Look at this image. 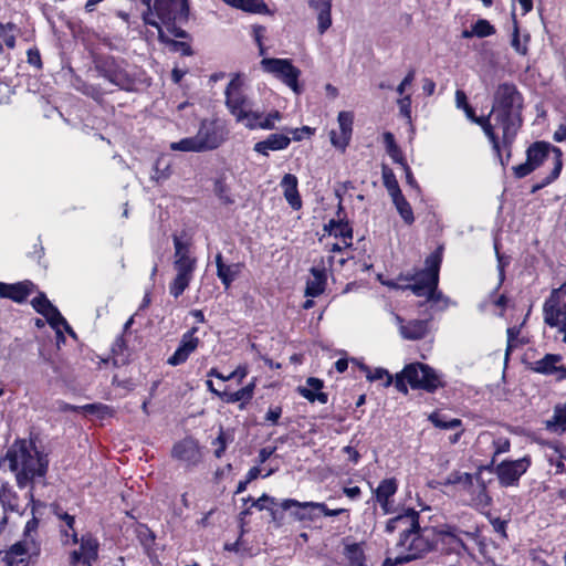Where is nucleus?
<instances>
[{
	"mask_svg": "<svg viewBox=\"0 0 566 566\" xmlns=\"http://www.w3.org/2000/svg\"><path fill=\"white\" fill-rule=\"evenodd\" d=\"M523 106V96L513 83L505 82L497 85L490 117L494 130L499 132L505 163L511 158V146L522 126Z\"/></svg>",
	"mask_w": 566,
	"mask_h": 566,
	"instance_id": "1",
	"label": "nucleus"
},
{
	"mask_svg": "<svg viewBox=\"0 0 566 566\" xmlns=\"http://www.w3.org/2000/svg\"><path fill=\"white\" fill-rule=\"evenodd\" d=\"M226 106L237 123L242 124L247 129L272 130L283 116L277 109L264 113L253 107L245 90L244 78L237 74L232 77L224 91Z\"/></svg>",
	"mask_w": 566,
	"mask_h": 566,
	"instance_id": "2",
	"label": "nucleus"
},
{
	"mask_svg": "<svg viewBox=\"0 0 566 566\" xmlns=\"http://www.w3.org/2000/svg\"><path fill=\"white\" fill-rule=\"evenodd\" d=\"M4 463L15 472L19 488H25L34 478L43 476L48 461L36 448L25 440L15 442L7 452Z\"/></svg>",
	"mask_w": 566,
	"mask_h": 566,
	"instance_id": "3",
	"label": "nucleus"
},
{
	"mask_svg": "<svg viewBox=\"0 0 566 566\" xmlns=\"http://www.w3.org/2000/svg\"><path fill=\"white\" fill-rule=\"evenodd\" d=\"M562 150L546 142H535L526 150V161L513 168L517 178H523L541 167L545 161L552 163V170L544 180L533 187V191L542 189L558 178L562 167Z\"/></svg>",
	"mask_w": 566,
	"mask_h": 566,
	"instance_id": "4",
	"label": "nucleus"
},
{
	"mask_svg": "<svg viewBox=\"0 0 566 566\" xmlns=\"http://www.w3.org/2000/svg\"><path fill=\"white\" fill-rule=\"evenodd\" d=\"M438 536L437 528L420 526L410 534L399 537L394 552L389 556L400 564L422 558L438 548Z\"/></svg>",
	"mask_w": 566,
	"mask_h": 566,
	"instance_id": "5",
	"label": "nucleus"
},
{
	"mask_svg": "<svg viewBox=\"0 0 566 566\" xmlns=\"http://www.w3.org/2000/svg\"><path fill=\"white\" fill-rule=\"evenodd\" d=\"M441 264V255L439 252L430 254L426 260V269L415 273L409 280L413 283L407 287L410 289L415 295L424 296L433 304H440L441 308L448 306V298L437 290L439 281V269Z\"/></svg>",
	"mask_w": 566,
	"mask_h": 566,
	"instance_id": "6",
	"label": "nucleus"
},
{
	"mask_svg": "<svg viewBox=\"0 0 566 566\" xmlns=\"http://www.w3.org/2000/svg\"><path fill=\"white\" fill-rule=\"evenodd\" d=\"M174 249L172 268L176 274L169 284V292L177 298L189 286L197 268V259L192 255L189 243L178 235H174Z\"/></svg>",
	"mask_w": 566,
	"mask_h": 566,
	"instance_id": "7",
	"label": "nucleus"
},
{
	"mask_svg": "<svg viewBox=\"0 0 566 566\" xmlns=\"http://www.w3.org/2000/svg\"><path fill=\"white\" fill-rule=\"evenodd\" d=\"M407 384L412 389H423L433 392L442 381L434 369L421 363L407 365L395 378V387L402 394L408 392Z\"/></svg>",
	"mask_w": 566,
	"mask_h": 566,
	"instance_id": "8",
	"label": "nucleus"
},
{
	"mask_svg": "<svg viewBox=\"0 0 566 566\" xmlns=\"http://www.w3.org/2000/svg\"><path fill=\"white\" fill-rule=\"evenodd\" d=\"M543 318L547 326L556 328L566 345V282L551 291L543 304Z\"/></svg>",
	"mask_w": 566,
	"mask_h": 566,
	"instance_id": "9",
	"label": "nucleus"
},
{
	"mask_svg": "<svg viewBox=\"0 0 566 566\" xmlns=\"http://www.w3.org/2000/svg\"><path fill=\"white\" fill-rule=\"evenodd\" d=\"M154 19L176 38H186V32L174 24L176 19L188 11L187 0H155L153 4Z\"/></svg>",
	"mask_w": 566,
	"mask_h": 566,
	"instance_id": "10",
	"label": "nucleus"
},
{
	"mask_svg": "<svg viewBox=\"0 0 566 566\" xmlns=\"http://www.w3.org/2000/svg\"><path fill=\"white\" fill-rule=\"evenodd\" d=\"M262 70L274 75L287 85L294 93L300 94L298 77L301 71L289 59L265 57L260 62Z\"/></svg>",
	"mask_w": 566,
	"mask_h": 566,
	"instance_id": "11",
	"label": "nucleus"
},
{
	"mask_svg": "<svg viewBox=\"0 0 566 566\" xmlns=\"http://www.w3.org/2000/svg\"><path fill=\"white\" fill-rule=\"evenodd\" d=\"M530 465L531 460L527 457L516 460H504L494 467L493 472L501 486H515Z\"/></svg>",
	"mask_w": 566,
	"mask_h": 566,
	"instance_id": "12",
	"label": "nucleus"
},
{
	"mask_svg": "<svg viewBox=\"0 0 566 566\" xmlns=\"http://www.w3.org/2000/svg\"><path fill=\"white\" fill-rule=\"evenodd\" d=\"M41 552L38 538H22L14 543L4 555L8 566H27V558L38 557Z\"/></svg>",
	"mask_w": 566,
	"mask_h": 566,
	"instance_id": "13",
	"label": "nucleus"
},
{
	"mask_svg": "<svg viewBox=\"0 0 566 566\" xmlns=\"http://www.w3.org/2000/svg\"><path fill=\"white\" fill-rule=\"evenodd\" d=\"M195 138L201 153L216 149L226 140L223 129L211 120L201 122Z\"/></svg>",
	"mask_w": 566,
	"mask_h": 566,
	"instance_id": "14",
	"label": "nucleus"
},
{
	"mask_svg": "<svg viewBox=\"0 0 566 566\" xmlns=\"http://www.w3.org/2000/svg\"><path fill=\"white\" fill-rule=\"evenodd\" d=\"M77 544H80V548L70 554V564L72 566L78 564L91 566L98 556V541L91 534H84L78 538Z\"/></svg>",
	"mask_w": 566,
	"mask_h": 566,
	"instance_id": "15",
	"label": "nucleus"
},
{
	"mask_svg": "<svg viewBox=\"0 0 566 566\" xmlns=\"http://www.w3.org/2000/svg\"><path fill=\"white\" fill-rule=\"evenodd\" d=\"M465 113V116L471 122L480 125L489 138L490 143L492 144L493 151L495 153L496 157L499 158L502 166L505 165L504 156L502 155V146L500 142V135L499 132L494 130L493 123L491 122L490 115L488 117H476L474 109L469 105L468 107L462 109Z\"/></svg>",
	"mask_w": 566,
	"mask_h": 566,
	"instance_id": "16",
	"label": "nucleus"
},
{
	"mask_svg": "<svg viewBox=\"0 0 566 566\" xmlns=\"http://www.w3.org/2000/svg\"><path fill=\"white\" fill-rule=\"evenodd\" d=\"M418 527H420L419 513L413 509L405 510L401 514L390 518L386 524V531L388 533L398 531L400 534L399 537L410 534Z\"/></svg>",
	"mask_w": 566,
	"mask_h": 566,
	"instance_id": "17",
	"label": "nucleus"
},
{
	"mask_svg": "<svg viewBox=\"0 0 566 566\" xmlns=\"http://www.w3.org/2000/svg\"><path fill=\"white\" fill-rule=\"evenodd\" d=\"M172 458L184 462L188 467L198 464L201 460V451L198 442L192 438H185L177 442L171 451Z\"/></svg>",
	"mask_w": 566,
	"mask_h": 566,
	"instance_id": "18",
	"label": "nucleus"
},
{
	"mask_svg": "<svg viewBox=\"0 0 566 566\" xmlns=\"http://www.w3.org/2000/svg\"><path fill=\"white\" fill-rule=\"evenodd\" d=\"M283 510H292V514L300 521H313L319 516V510L324 509V503L318 502H298L293 499L284 500L281 503Z\"/></svg>",
	"mask_w": 566,
	"mask_h": 566,
	"instance_id": "19",
	"label": "nucleus"
},
{
	"mask_svg": "<svg viewBox=\"0 0 566 566\" xmlns=\"http://www.w3.org/2000/svg\"><path fill=\"white\" fill-rule=\"evenodd\" d=\"M197 331V327H192L190 331L182 335L178 348L167 359L168 365L179 366L184 364L189 358V356L197 349L200 342L199 338L195 336Z\"/></svg>",
	"mask_w": 566,
	"mask_h": 566,
	"instance_id": "20",
	"label": "nucleus"
},
{
	"mask_svg": "<svg viewBox=\"0 0 566 566\" xmlns=\"http://www.w3.org/2000/svg\"><path fill=\"white\" fill-rule=\"evenodd\" d=\"M337 122L339 126V133L335 130L331 132V143L334 147L345 150L352 138L354 115L352 112H339Z\"/></svg>",
	"mask_w": 566,
	"mask_h": 566,
	"instance_id": "21",
	"label": "nucleus"
},
{
	"mask_svg": "<svg viewBox=\"0 0 566 566\" xmlns=\"http://www.w3.org/2000/svg\"><path fill=\"white\" fill-rule=\"evenodd\" d=\"M103 74L112 84L122 90L129 91L133 87L134 80L122 63L114 60L107 61L103 69Z\"/></svg>",
	"mask_w": 566,
	"mask_h": 566,
	"instance_id": "22",
	"label": "nucleus"
},
{
	"mask_svg": "<svg viewBox=\"0 0 566 566\" xmlns=\"http://www.w3.org/2000/svg\"><path fill=\"white\" fill-rule=\"evenodd\" d=\"M438 545L441 544L443 549L454 553L465 549L463 535L472 537V534L461 532L452 526H444L438 530Z\"/></svg>",
	"mask_w": 566,
	"mask_h": 566,
	"instance_id": "23",
	"label": "nucleus"
},
{
	"mask_svg": "<svg viewBox=\"0 0 566 566\" xmlns=\"http://www.w3.org/2000/svg\"><path fill=\"white\" fill-rule=\"evenodd\" d=\"M563 357L558 354H547L543 358L532 363V370L543 375H557L558 378H566V368L562 365Z\"/></svg>",
	"mask_w": 566,
	"mask_h": 566,
	"instance_id": "24",
	"label": "nucleus"
},
{
	"mask_svg": "<svg viewBox=\"0 0 566 566\" xmlns=\"http://www.w3.org/2000/svg\"><path fill=\"white\" fill-rule=\"evenodd\" d=\"M291 144V137L284 133L270 134L265 139L254 144L253 150L265 157L270 151L286 149Z\"/></svg>",
	"mask_w": 566,
	"mask_h": 566,
	"instance_id": "25",
	"label": "nucleus"
},
{
	"mask_svg": "<svg viewBox=\"0 0 566 566\" xmlns=\"http://www.w3.org/2000/svg\"><path fill=\"white\" fill-rule=\"evenodd\" d=\"M398 489V483L395 478L382 480L377 489L375 490L376 501L382 509L385 514H388L392 510L391 497L395 495Z\"/></svg>",
	"mask_w": 566,
	"mask_h": 566,
	"instance_id": "26",
	"label": "nucleus"
},
{
	"mask_svg": "<svg viewBox=\"0 0 566 566\" xmlns=\"http://www.w3.org/2000/svg\"><path fill=\"white\" fill-rule=\"evenodd\" d=\"M33 284L30 281L8 284L0 282V296L12 300L17 303L24 302L33 291Z\"/></svg>",
	"mask_w": 566,
	"mask_h": 566,
	"instance_id": "27",
	"label": "nucleus"
},
{
	"mask_svg": "<svg viewBox=\"0 0 566 566\" xmlns=\"http://www.w3.org/2000/svg\"><path fill=\"white\" fill-rule=\"evenodd\" d=\"M217 276L220 279L226 289H229L232 282L240 275L243 264L223 262L221 253L216 255Z\"/></svg>",
	"mask_w": 566,
	"mask_h": 566,
	"instance_id": "28",
	"label": "nucleus"
},
{
	"mask_svg": "<svg viewBox=\"0 0 566 566\" xmlns=\"http://www.w3.org/2000/svg\"><path fill=\"white\" fill-rule=\"evenodd\" d=\"M323 388V381L315 377H310L306 380V386L297 387V392L310 402L318 401L319 403H326L328 401L327 394L321 391Z\"/></svg>",
	"mask_w": 566,
	"mask_h": 566,
	"instance_id": "29",
	"label": "nucleus"
},
{
	"mask_svg": "<svg viewBox=\"0 0 566 566\" xmlns=\"http://www.w3.org/2000/svg\"><path fill=\"white\" fill-rule=\"evenodd\" d=\"M60 524V536L63 546H72L78 543L77 532L74 527L75 517L66 512L56 513Z\"/></svg>",
	"mask_w": 566,
	"mask_h": 566,
	"instance_id": "30",
	"label": "nucleus"
},
{
	"mask_svg": "<svg viewBox=\"0 0 566 566\" xmlns=\"http://www.w3.org/2000/svg\"><path fill=\"white\" fill-rule=\"evenodd\" d=\"M311 276L306 282L305 296L316 297L325 291L327 275L326 270L319 266H313L310 271Z\"/></svg>",
	"mask_w": 566,
	"mask_h": 566,
	"instance_id": "31",
	"label": "nucleus"
},
{
	"mask_svg": "<svg viewBox=\"0 0 566 566\" xmlns=\"http://www.w3.org/2000/svg\"><path fill=\"white\" fill-rule=\"evenodd\" d=\"M397 322L399 323V331L401 336L405 339L416 340L426 336L428 333V322L427 321H409L403 323L399 316H396Z\"/></svg>",
	"mask_w": 566,
	"mask_h": 566,
	"instance_id": "32",
	"label": "nucleus"
},
{
	"mask_svg": "<svg viewBox=\"0 0 566 566\" xmlns=\"http://www.w3.org/2000/svg\"><path fill=\"white\" fill-rule=\"evenodd\" d=\"M470 495V504L479 510H484L490 506L491 497L488 494L486 485L481 476L478 474L474 482V488L467 491Z\"/></svg>",
	"mask_w": 566,
	"mask_h": 566,
	"instance_id": "33",
	"label": "nucleus"
},
{
	"mask_svg": "<svg viewBox=\"0 0 566 566\" xmlns=\"http://www.w3.org/2000/svg\"><path fill=\"white\" fill-rule=\"evenodd\" d=\"M281 187L290 206L295 210L300 209L302 207V200L297 190V178L291 174L284 175L281 180Z\"/></svg>",
	"mask_w": 566,
	"mask_h": 566,
	"instance_id": "34",
	"label": "nucleus"
},
{
	"mask_svg": "<svg viewBox=\"0 0 566 566\" xmlns=\"http://www.w3.org/2000/svg\"><path fill=\"white\" fill-rule=\"evenodd\" d=\"M228 6L253 14H270L263 0H222Z\"/></svg>",
	"mask_w": 566,
	"mask_h": 566,
	"instance_id": "35",
	"label": "nucleus"
},
{
	"mask_svg": "<svg viewBox=\"0 0 566 566\" xmlns=\"http://www.w3.org/2000/svg\"><path fill=\"white\" fill-rule=\"evenodd\" d=\"M326 229H328L331 235L339 239L344 247L352 245L353 231L347 222L332 220L329 221L328 226H326Z\"/></svg>",
	"mask_w": 566,
	"mask_h": 566,
	"instance_id": "36",
	"label": "nucleus"
},
{
	"mask_svg": "<svg viewBox=\"0 0 566 566\" xmlns=\"http://www.w3.org/2000/svg\"><path fill=\"white\" fill-rule=\"evenodd\" d=\"M475 478L476 475L467 472L454 471L447 476L443 484L459 485L460 490L467 492L474 488Z\"/></svg>",
	"mask_w": 566,
	"mask_h": 566,
	"instance_id": "37",
	"label": "nucleus"
},
{
	"mask_svg": "<svg viewBox=\"0 0 566 566\" xmlns=\"http://www.w3.org/2000/svg\"><path fill=\"white\" fill-rule=\"evenodd\" d=\"M480 442H491L493 446V459L502 453L510 451L511 442L505 437L494 438L490 432H483L479 436Z\"/></svg>",
	"mask_w": 566,
	"mask_h": 566,
	"instance_id": "38",
	"label": "nucleus"
},
{
	"mask_svg": "<svg viewBox=\"0 0 566 566\" xmlns=\"http://www.w3.org/2000/svg\"><path fill=\"white\" fill-rule=\"evenodd\" d=\"M0 503L6 512H15L19 515L23 514L15 493L8 486L3 485L0 489Z\"/></svg>",
	"mask_w": 566,
	"mask_h": 566,
	"instance_id": "39",
	"label": "nucleus"
},
{
	"mask_svg": "<svg viewBox=\"0 0 566 566\" xmlns=\"http://www.w3.org/2000/svg\"><path fill=\"white\" fill-rule=\"evenodd\" d=\"M546 428L552 432L566 431V403L555 407L553 418L546 421Z\"/></svg>",
	"mask_w": 566,
	"mask_h": 566,
	"instance_id": "40",
	"label": "nucleus"
},
{
	"mask_svg": "<svg viewBox=\"0 0 566 566\" xmlns=\"http://www.w3.org/2000/svg\"><path fill=\"white\" fill-rule=\"evenodd\" d=\"M344 555L350 566H364L365 554L361 544H346L344 548Z\"/></svg>",
	"mask_w": 566,
	"mask_h": 566,
	"instance_id": "41",
	"label": "nucleus"
},
{
	"mask_svg": "<svg viewBox=\"0 0 566 566\" xmlns=\"http://www.w3.org/2000/svg\"><path fill=\"white\" fill-rule=\"evenodd\" d=\"M384 143H385V146H386V151L390 156V158L396 164L405 165L406 161H405L402 151L399 148V146L396 144L395 137H394V135L391 133L386 132L384 134Z\"/></svg>",
	"mask_w": 566,
	"mask_h": 566,
	"instance_id": "42",
	"label": "nucleus"
},
{
	"mask_svg": "<svg viewBox=\"0 0 566 566\" xmlns=\"http://www.w3.org/2000/svg\"><path fill=\"white\" fill-rule=\"evenodd\" d=\"M391 200L403 221L407 224H411L415 221L413 211L405 196L401 193L397 197H392Z\"/></svg>",
	"mask_w": 566,
	"mask_h": 566,
	"instance_id": "43",
	"label": "nucleus"
},
{
	"mask_svg": "<svg viewBox=\"0 0 566 566\" xmlns=\"http://www.w3.org/2000/svg\"><path fill=\"white\" fill-rule=\"evenodd\" d=\"M142 3L147 7V10L143 13V21L145 24L151 25L157 29L158 38L161 42H169V38L166 35L165 31L161 30L159 22L154 19L151 0H142Z\"/></svg>",
	"mask_w": 566,
	"mask_h": 566,
	"instance_id": "44",
	"label": "nucleus"
},
{
	"mask_svg": "<svg viewBox=\"0 0 566 566\" xmlns=\"http://www.w3.org/2000/svg\"><path fill=\"white\" fill-rule=\"evenodd\" d=\"M432 424L440 429H455L462 426V421L457 418L448 419L444 415L433 412L429 416Z\"/></svg>",
	"mask_w": 566,
	"mask_h": 566,
	"instance_id": "45",
	"label": "nucleus"
},
{
	"mask_svg": "<svg viewBox=\"0 0 566 566\" xmlns=\"http://www.w3.org/2000/svg\"><path fill=\"white\" fill-rule=\"evenodd\" d=\"M382 180H384V186L386 187V189L391 198L397 197L398 195L402 193L400 190V187L398 185V181L396 179V176L391 169H389L387 167L382 168Z\"/></svg>",
	"mask_w": 566,
	"mask_h": 566,
	"instance_id": "46",
	"label": "nucleus"
},
{
	"mask_svg": "<svg viewBox=\"0 0 566 566\" xmlns=\"http://www.w3.org/2000/svg\"><path fill=\"white\" fill-rule=\"evenodd\" d=\"M48 323L56 331L57 339H64L61 325L65 324V318L61 315L60 311L53 305L44 315Z\"/></svg>",
	"mask_w": 566,
	"mask_h": 566,
	"instance_id": "47",
	"label": "nucleus"
},
{
	"mask_svg": "<svg viewBox=\"0 0 566 566\" xmlns=\"http://www.w3.org/2000/svg\"><path fill=\"white\" fill-rule=\"evenodd\" d=\"M169 147L174 151L201 153L195 136L182 138L179 142H174Z\"/></svg>",
	"mask_w": 566,
	"mask_h": 566,
	"instance_id": "48",
	"label": "nucleus"
},
{
	"mask_svg": "<svg viewBox=\"0 0 566 566\" xmlns=\"http://www.w3.org/2000/svg\"><path fill=\"white\" fill-rule=\"evenodd\" d=\"M366 377L370 381L384 380L385 387H389L394 381V378L389 371L380 367L375 369H366Z\"/></svg>",
	"mask_w": 566,
	"mask_h": 566,
	"instance_id": "49",
	"label": "nucleus"
},
{
	"mask_svg": "<svg viewBox=\"0 0 566 566\" xmlns=\"http://www.w3.org/2000/svg\"><path fill=\"white\" fill-rule=\"evenodd\" d=\"M472 33L478 38H486L495 33V28L488 20L479 19L472 25Z\"/></svg>",
	"mask_w": 566,
	"mask_h": 566,
	"instance_id": "50",
	"label": "nucleus"
},
{
	"mask_svg": "<svg viewBox=\"0 0 566 566\" xmlns=\"http://www.w3.org/2000/svg\"><path fill=\"white\" fill-rule=\"evenodd\" d=\"M315 10L317 11V29L323 34L332 25L331 9L318 8Z\"/></svg>",
	"mask_w": 566,
	"mask_h": 566,
	"instance_id": "51",
	"label": "nucleus"
},
{
	"mask_svg": "<svg viewBox=\"0 0 566 566\" xmlns=\"http://www.w3.org/2000/svg\"><path fill=\"white\" fill-rule=\"evenodd\" d=\"M222 400L227 403H235L240 401L242 405L250 401L249 397L242 388L234 392L222 391Z\"/></svg>",
	"mask_w": 566,
	"mask_h": 566,
	"instance_id": "52",
	"label": "nucleus"
},
{
	"mask_svg": "<svg viewBox=\"0 0 566 566\" xmlns=\"http://www.w3.org/2000/svg\"><path fill=\"white\" fill-rule=\"evenodd\" d=\"M32 306L38 313L44 316L53 306V304L48 300V297L43 293H41L32 300Z\"/></svg>",
	"mask_w": 566,
	"mask_h": 566,
	"instance_id": "53",
	"label": "nucleus"
},
{
	"mask_svg": "<svg viewBox=\"0 0 566 566\" xmlns=\"http://www.w3.org/2000/svg\"><path fill=\"white\" fill-rule=\"evenodd\" d=\"M400 115L405 117L409 123L411 122V96L403 95L397 101Z\"/></svg>",
	"mask_w": 566,
	"mask_h": 566,
	"instance_id": "54",
	"label": "nucleus"
},
{
	"mask_svg": "<svg viewBox=\"0 0 566 566\" xmlns=\"http://www.w3.org/2000/svg\"><path fill=\"white\" fill-rule=\"evenodd\" d=\"M249 368L247 365H239L232 373L229 375H224L223 381H228L231 379H237L238 382H242V380L248 376Z\"/></svg>",
	"mask_w": 566,
	"mask_h": 566,
	"instance_id": "55",
	"label": "nucleus"
},
{
	"mask_svg": "<svg viewBox=\"0 0 566 566\" xmlns=\"http://www.w3.org/2000/svg\"><path fill=\"white\" fill-rule=\"evenodd\" d=\"M39 527V521L34 516L29 520L25 524L24 531H23V537L24 538H38L36 537V530Z\"/></svg>",
	"mask_w": 566,
	"mask_h": 566,
	"instance_id": "56",
	"label": "nucleus"
},
{
	"mask_svg": "<svg viewBox=\"0 0 566 566\" xmlns=\"http://www.w3.org/2000/svg\"><path fill=\"white\" fill-rule=\"evenodd\" d=\"M513 49L518 53V54H522V55H525L526 52H527V46L525 43H523L521 41V38H520V34H518V29L515 27L514 29V32H513V38H512V42H511Z\"/></svg>",
	"mask_w": 566,
	"mask_h": 566,
	"instance_id": "57",
	"label": "nucleus"
},
{
	"mask_svg": "<svg viewBox=\"0 0 566 566\" xmlns=\"http://www.w3.org/2000/svg\"><path fill=\"white\" fill-rule=\"evenodd\" d=\"M86 412L97 413L99 417H104L108 413L109 408L102 403H91L81 407Z\"/></svg>",
	"mask_w": 566,
	"mask_h": 566,
	"instance_id": "58",
	"label": "nucleus"
},
{
	"mask_svg": "<svg viewBox=\"0 0 566 566\" xmlns=\"http://www.w3.org/2000/svg\"><path fill=\"white\" fill-rule=\"evenodd\" d=\"M520 332H521V328L517 326L507 328L506 357L509 356V353L511 352V349L515 346V342L517 340Z\"/></svg>",
	"mask_w": 566,
	"mask_h": 566,
	"instance_id": "59",
	"label": "nucleus"
},
{
	"mask_svg": "<svg viewBox=\"0 0 566 566\" xmlns=\"http://www.w3.org/2000/svg\"><path fill=\"white\" fill-rule=\"evenodd\" d=\"M415 80V71L411 70L408 72V74L405 76V78L401 81V83L397 86V93L399 95H403L406 88L412 84Z\"/></svg>",
	"mask_w": 566,
	"mask_h": 566,
	"instance_id": "60",
	"label": "nucleus"
},
{
	"mask_svg": "<svg viewBox=\"0 0 566 566\" xmlns=\"http://www.w3.org/2000/svg\"><path fill=\"white\" fill-rule=\"evenodd\" d=\"M282 415L281 407L270 408L265 415V420L271 424H276Z\"/></svg>",
	"mask_w": 566,
	"mask_h": 566,
	"instance_id": "61",
	"label": "nucleus"
},
{
	"mask_svg": "<svg viewBox=\"0 0 566 566\" xmlns=\"http://www.w3.org/2000/svg\"><path fill=\"white\" fill-rule=\"evenodd\" d=\"M455 105L460 109L469 106L467 94L462 90H457L455 92Z\"/></svg>",
	"mask_w": 566,
	"mask_h": 566,
	"instance_id": "62",
	"label": "nucleus"
},
{
	"mask_svg": "<svg viewBox=\"0 0 566 566\" xmlns=\"http://www.w3.org/2000/svg\"><path fill=\"white\" fill-rule=\"evenodd\" d=\"M213 443L218 444V448L214 451L216 457L221 458L226 451V441L222 432L218 436Z\"/></svg>",
	"mask_w": 566,
	"mask_h": 566,
	"instance_id": "63",
	"label": "nucleus"
},
{
	"mask_svg": "<svg viewBox=\"0 0 566 566\" xmlns=\"http://www.w3.org/2000/svg\"><path fill=\"white\" fill-rule=\"evenodd\" d=\"M553 138L557 143H562L566 140V125L562 124L558 126V128L555 130Z\"/></svg>",
	"mask_w": 566,
	"mask_h": 566,
	"instance_id": "64",
	"label": "nucleus"
}]
</instances>
